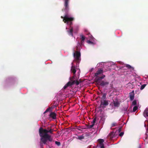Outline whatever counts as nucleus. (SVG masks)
<instances>
[{
    "instance_id": "obj_1",
    "label": "nucleus",
    "mask_w": 148,
    "mask_h": 148,
    "mask_svg": "<svg viewBox=\"0 0 148 148\" xmlns=\"http://www.w3.org/2000/svg\"><path fill=\"white\" fill-rule=\"evenodd\" d=\"M39 133L41 137L40 141L44 144L47 145V140L51 138V136L48 134L47 130L43 129L42 127H40L39 129Z\"/></svg>"
},
{
    "instance_id": "obj_2",
    "label": "nucleus",
    "mask_w": 148,
    "mask_h": 148,
    "mask_svg": "<svg viewBox=\"0 0 148 148\" xmlns=\"http://www.w3.org/2000/svg\"><path fill=\"white\" fill-rule=\"evenodd\" d=\"M69 0H65V23L69 25L70 27L73 24L72 22L74 20V18L69 17L68 15V12L69 10L68 5Z\"/></svg>"
},
{
    "instance_id": "obj_3",
    "label": "nucleus",
    "mask_w": 148,
    "mask_h": 148,
    "mask_svg": "<svg viewBox=\"0 0 148 148\" xmlns=\"http://www.w3.org/2000/svg\"><path fill=\"white\" fill-rule=\"evenodd\" d=\"M73 56L75 58L74 61L79 64L81 61V53L80 52L76 51L73 53Z\"/></svg>"
},
{
    "instance_id": "obj_4",
    "label": "nucleus",
    "mask_w": 148,
    "mask_h": 148,
    "mask_svg": "<svg viewBox=\"0 0 148 148\" xmlns=\"http://www.w3.org/2000/svg\"><path fill=\"white\" fill-rule=\"evenodd\" d=\"M75 75H74L72 77H70V80L72 82H73L74 81L75 84L76 85H77L79 84V82L77 80H76L75 79Z\"/></svg>"
},
{
    "instance_id": "obj_5",
    "label": "nucleus",
    "mask_w": 148,
    "mask_h": 148,
    "mask_svg": "<svg viewBox=\"0 0 148 148\" xmlns=\"http://www.w3.org/2000/svg\"><path fill=\"white\" fill-rule=\"evenodd\" d=\"M81 38L80 42L79 43V45L81 46L84 44V42L85 39V37L82 34L80 35Z\"/></svg>"
},
{
    "instance_id": "obj_6",
    "label": "nucleus",
    "mask_w": 148,
    "mask_h": 148,
    "mask_svg": "<svg viewBox=\"0 0 148 148\" xmlns=\"http://www.w3.org/2000/svg\"><path fill=\"white\" fill-rule=\"evenodd\" d=\"M75 84L74 81L73 82H72L70 81H69L66 84H65V89L68 87H69L70 88L72 86Z\"/></svg>"
},
{
    "instance_id": "obj_7",
    "label": "nucleus",
    "mask_w": 148,
    "mask_h": 148,
    "mask_svg": "<svg viewBox=\"0 0 148 148\" xmlns=\"http://www.w3.org/2000/svg\"><path fill=\"white\" fill-rule=\"evenodd\" d=\"M103 73V69H98L96 73L95 74V76L96 77H98V75L102 74Z\"/></svg>"
},
{
    "instance_id": "obj_8",
    "label": "nucleus",
    "mask_w": 148,
    "mask_h": 148,
    "mask_svg": "<svg viewBox=\"0 0 148 148\" xmlns=\"http://www.w3.org/2000/svg\"><path fill=\"white\" fill-rule=\"evenodd\" d=\"M134 91L133 90L131 92L129 93V97L131 101L133 100L134 99Z\"/></svg>"
},
{
    "instance_id": "obj_9",
    "label": "nucleus",
    "mask_w": 148,
    "mask_h": 148,
    "mask_svg": "<svg viewBox=\"0 0 148 148\" xmlns=\"http://www.w3.org/2000/svg\"><path fill=\"white\" fill-rule=\"evenodd\" d=\"M108 104L109 103L108 101L106 100V99L103 100V101H101V106H107L108 105Z\"/></svg>"
},
{
    "instance_id": "obj_10",
    "label": "nucleus",
    "mask_w": 148,
    "mask_h": 148,
    "mask_svg": "<svg viewBox=\"0 0 148 148\" xmlns=\"http://www.w3.org/2000/svg\"><path fill=\"white\" fill-rule=\"evenodd\" d=\"M109 84V82H105L104 81H102L100 83V85L101 86H107Z\"/></svg>"
},
{
    "instance_id": "obj_11",
    "label": "nucleus",
    "mask_w": 148,
    "mask_h": 148,
    "mask_svg": "<svg viewBox=\"0 0 148 148\" xmlns=\"http://www.w3.org/2000/svg\"><path fill=\"white\" fill-rule=\"evenodd\" d=\"M105 77V75L103 74L101 77H99L98 78L96 77V82H99L100 80L103 79Z\"/></svg>"
},
{
    "instance_id": "obj_12",
    "label": "nucleus",
    "mask_w": 148,
    "mask_h": 148,
    "mask_svg": "<svg viewBox=\"0 0 148 148\" xmlns=\"http://www.w3.org/2000/svg\"><path fill=\"white\" fill-rule=\"evenodd\" d=\"M113 105L115 107H118L120 105V103L119 102V101L117 100L115 101L113 100Z\"/></svg>"
},
{
    "instance_id": "obj_13",
    "label": "nucleus",
    "mask_w": 148,
    "mask_h": 148,
    "mask_svg": "<svg viewBox=\"0 0 148 148\" xmlns=\"http://www.w3.org/2000/svg\"><path fill=\"white\" fill-rule=\"evenodd\" d=\"M114 137V133L113 132H110L108 136V138H110L111 139H112Z\"/></svg>"
},
{
    "instance_id": "obj_14",
    "label": "nucleus",
    "mask_w": 148,
    "mask_h": 148,
    "mask_svg": "<svg viewBox=\"0 0 148 148\" xmlns=\"http://www.w3.org/2000/svg\"><path fill=\"white\" fill-rule=\"evenodd\" d=\"M56 114L54 112H51L49 115L50 117L53 119H56Z\"/></svg>"
},
{
    "instance_id": "obj_15",
    "label": "nucleus",
    "mask_w": 148,
    "mask_h": 148,
    "mask_svg": "<svg viewBox=\"0 0 148 148\" xmlns=\"http://www.w3.org/2000/svg\"><path fill=\"white\" fill-rule=\"evenodd\" d=\"M71 72L73 73V75H75L76 72L75 67L74 66H72L71 67Z\"/></svg>"
},
{
    "instance_id": "obj_16",
    "label": "nucleus",
    "mask_w": 148,
    "mask_h": 148,
    "mask_svg": "<svg viewBox=\"0 0 148 148\" xmlns=\"http://www.w3.org/2000/svg\"><path fill=\"white\" fill-rule=\"evenodd\" d=\"M73 28L72 27L69 30L67 31V32L68 34L69 35H71L72 36H73Z\"/></svg>"
},
{
    "instance_id": "obj_17",
    "label": "nucleus",
    "mask_w": 148,
    "mask_h": 148,
    "mask_svg": "<svg viewBox=\"0 0 148 148\" xmlns=\"http://www.w3.org/2000/svg\"><path fill=\"white\" fill-rule=\"evenodd\" d=\"M143 115L145 117L148 116V108L145 110L143 112Z\"/></svg>"
},
{
    "instance_id": "obj_18",
    "label": "nucleus",
    "mask_w": 148,
    "mask_h": 148,
    "mask_svg": "<svg viewBox=\"0 0 148 148\" xmlns=\"http://www.w3.org/2000/svg\"><path fill=\"white\" fill-rule=\"evenodd\" d=\"M125 66L128 68V69H132V70H134V68L132 67L130 65L126 64Z\"/></svg>"
},
{
    "instance_id": "obj_19",
    "label": "nucleus",
    "mask_w": 148,
    "mask_h": 148,
    "mask_svg": "<svg viewBox=\"0 0 148 148\" xmlns=\"http://www.w3.org/2000/svg\"><path fill=\"white\" fill-rule=\"evenodd\" d=\"M127 108L125 107H123V108L122 109V111H124V113H127Z\"/></svg>"
},
{
    "instance_id": "obj_20",
    "label": "nucleus",
    "mask_w": 148,
    "mask_h": 148,
    "mask_svg": "<svg viewBox=\"0 0 148 148\" xmlns=\"http://www.w3.org/2000/svg\"><path fill=\"white\" fill-rule=\"evenodd\" d=\"M104 141V140L103 139H99V145L102 144H103V143Z\"/></svg>"
},
{
    "instance_id": "obj_21",
    "label": "nucleus",
    "mask_w": 148,
    "mask_h": 148,
    "mask_svg": "<svg viewBox=\"0 0 148 148\" xmlns=\"http://www.w3.org/2000/svg\"><path fill=\"white\" fill-rule=\"evenodd\" d=\"M84 138V137L83 135L79 136L78 137V138L79 140H81Z\"/></svg>"
},
{
    "instance_id": "obj_22",
    "label": "nucleus",
    "mask_w": 148,
    "mask_h": 148,
    "mask_svg": "<svg viewBox=\"0 0 148 148\" xmlns=\"http://www.w3.org/2000/svg\"><path fill=\"white\" fill-rule=\"evenodd\" d=\"M138 107L136 106H134L133 108V112H135L138 109Z\"/></svg>"
},
{
    "instance_id": "obj_23",
    "label": "nucleus",
    "mask_w": 148,
    "mask_h": 148,
    "mask_svg": "<svg viewBox=\"0 0 148 148\" xmlns=\"http://www.w3.org/2000/svg\"><path fill=\"white\" fill-rule=\"evenodd\" d=\"M106 94L105 93H104L102 97V99H103V100L104 99H105L106 98Z\"/></svg>"
},
{
    "instance_id": "obj_24",
    "label": "nucleus",
    "mask_w": 148,
    "mask_h": 148,
    "mask_svg": "<svg viewBox=\"0 0 148 148\" xmlns=\"http://www.w3.org/2000/svg\"><path fill=\"white\" fill-rule=\"evenodd\" d=\"M117 125V124L116 123H113L111 124V127H113Z\"/></svg>"
},
{
    "instance_id": "obj_25",
    "label": "nucleus",
    "mask_w": 148,
    "mask_h": 148,
    "mask_svg": "<svg viewBox=\"0 0 148 148\" xmlns=\"http://www.w3.org/2000/svg\"><path fill=\"white\" fill-rule=\"evenodd\" d=\"M53 130L51 129H50L49 130H47V133L48 134V133L49 132L50 133L52 134Z\"/></svg>"
},
{
    "instance_id": "obj_26",
    "label": "nucleus",
    "mask_w": 148,
    "mask_h": 148,
    "mask_svg": "<svg viewBox=\"0 0 148 148\" xmlns=\"http://www.w3.org/2000/svg\"><path fill=\"white\" fill-rule=\"evenodd\" d=\"M132 104L133 105L135 106L137 104L136 101L134 100L132 102Z\"/></svg>"
},
{
    "instance_id": "obj_27",
    "label": "nucleus",
    "mask_w": 148,
    "mask_h": 148,
    "mask_svg": "<svg viewBox=\"0 0 148 148\" xmlns=\"http://www.w3.org/2000/svg\"><path fill=\"white\" fill-rule=\"evenodd\" d=\"M146 85L145 84H143L140 87V89L141 90H142L145 87Z\"/></svg>"
},
{
    "instance_id": "obj_28",
    "label": "nucleus",
    "mask_w": 148,
    "mask_h": 148,
    "mask_svg": "<svg viewBox=\"0 0 148 148\" xmlns=\"http://www.w3.org/2000/svg\"><path fill=\"white\" fill-rule=\"evenodd\" d=\"M55 143V144L58 146H60V143L59 142L56 141Z\"/></svg>"
},
{
    "instance_id": "obj_29",
    "label": "nucleus",
    "mask_w": 148,
    "mask_h": 148,
    "mask_svg": "<svg viewBox=\"0 0 148 148\" xmlns=\"http://www.w3.org/2000/svg\"><path fill=\"white\" fill-rule=\"evenodd\" d=\"M87 42L88 44H91L92 45L94 44V43L93 42H92L90 40H87Z\"/></svg>"
},
{
    "instance_id": "obj_30",
    "label": "nucleus",
    "mask_w": 148,
    "mask_h": 148,
    "mask_svg": "<svg viewBox=\"0 0 148 148\" xmlns=\"http://www.w3.org/2000/svg\"><path fill=\"white\" fill-rule=\"evenodd\" d=\"M96 117H95L93 119V121H92V124H94V125L95 123L96 122Z\"/></svg>"
},
{
    "instance_id": "obj_31",
    "label": "nucleus",
    "mask_w": 148,
    "mask_h": 148,
    "mask_svg": "<svg viewBox=\"0 0 148 148\" xmlns=\"http://www.w3.org/2000/svg\"><path fill=\"white\" fill-rule=\"evenodd\" d=\"M99 146L101 148H105L104 144L99 145Z\"/></svg>"
},
{
    "instance_id": "obj_32",
    "label": "nucleus",
    "mask_w": 148,
    "mask_h": 148,
    "mask_svg": "<svg viewBox=\"0 0 148 148\" xmlns=\"http://www.w3.org/2000/svg\"><path fill=\"white\" fill-rule=\"evenodd\" d=\"M123 134H124V132H121L119 134V136H122L123 135Z\"/></svg>"
},
{
    "instance_id": "obj_33",
    "label": "nucleus",
    "mask_w": 148,
    "mask_h": 148,
    "mask_svg": "<svg viewBox=\"0 0 148 148\" xmlns=\"http://www.w3.org/2000/svg\"><path fill=\"white\" fill-rule=\"evenodd\" d=\"M94 125V124H92V125H90L89 126L88 128H92V127H93Z\"/></svg>"
},
{
    "instance_id": "obj_34",
    "label": "nucleus",
    "mask_w": 148,
    "mask_h": 148,
    "mask_svg": "<svg viewBox=\"0 0 148 148\" xmlns=\"http://www.w3.org/2000/svg\"><path fill=\"white\" fill-rule=\"evenodd\" d=\"M146 122H147V123H148V121L147 120H146L145 121V123H144V126L145 127H146V125L145 123Z\"/></svg>"
},
{
    "instance_id": "obj_35",
    "label": "nucleus",
    "mask_w": 148,
    "mask_h": 148,
    "mask_svg": "<svg viewBox=\"0 0 148 148\" xmlns=\"http://www.w3.org/2000/svg\"><path fill=\"white\" fill-rule=\"evenodd\" d=\"M61 18H63V21L65 23V16H61Z\"/></svg>"
},
{
    "instance_id": "obj_36",
    "label": "nucleus",
    "mask_w": 148,
    "mask_h": 148,
    "mask_svg": "<svg viewBox=\"0 0 148 148\" xmlns=\"http://www.w3.org/2000/svg\"><path fill=\"white\" fill-rule=\"evenodd\" d=\"M48 140L49 141L51 142L52 141L53 139H52L51 138H49V139H48Z\"/></svg>"
},
{
    "instance_id": "obj_37",
    "label": "nucleus",
    "mask_w": 148,
    "mask_h": 148,
    "mask_svg": "<svg viewBox=\"0 0 148 148\" xmlns=\"http://www.w3.org/2000/svg\"><path fill=\"white\" fill-rule=\"evenodd\" d=\"M65 127H66L67 125L68 124V122H67V121H65Z\"/></svg>"
},
{
    "instance_id": "obj_38",
    "label": "nucleus",
    "mask_w": 148,
    "mask_h": 148,
    "mask_svg": "<svg viewBox=\"0 0 148 148\" xmlns=\"http://www.w3.org/2000/svg\"><path fill=\"white\" fill-rule=\"evenodd\" d=\"M121 130V128H120L118 130V131L119 132H120Z\"/></svg>"
},
{
    "instance_id": "obj_39",
    "label": "nucleus",
    "mask_w": 148,
    "mask_h": 148,
    "mask_svg": "<svg viewBox=\"0 0 148 148\" xmlns=\"http://www.w3.org/2000/svg\"><path fill=\"white\" fill-rule=\"evenodd\" d=\"M49 110V108H48L47 109V110H46V112H48Z\"/></svg>"
},
{
    "instance_id": "obj_40",
    "label": "nucleus",
    "mask_w": 148,
    "mask_h": 148,
    "mask_svg": "<svg viewBox=\"0 0 148 148\" xmlns=\"http://www.w3.org/2000/svg\"><path fill=\"white\" fill-rule=\"evenodd\" d=\"M146 132V133H147L148 132V127L147 129Z\"/></svg>"
},
{
    "instance_id": "obj_41",
    "label": "nucleus",
    "mask_w": 148,
    "mask_h": 148,
    "mask_svg": "<svg viewBox=\"0 0 148 148\" xmlns=\"http://www.w3.org/2000/svg\"><path fill=\"white\" fill-rule=\"evenodd\" d=\"M65 132H66V131H67V129H68V128H65Z\"/></svg>"
},
{
    "instance_id": "obj_42",
    "label": "nucleus",
    "mask_w": 148,
    "mask_h": 148,
    "mask_svg": "<svg viewBox=\"0 0 148 148\" xmlns=\"http://www.w3.org/2000/svg\"><path fill=\"white\" fill-rule=\"evenodd\" d=\"M47 112H46V111L44 112V114H45Z\"/></svg>"
},
{
    "instance_id": "obj_43",
    "label": "nucleus",
    "mask_w": 148,
    "mask_h": 148,
    "mask_svg": "<svg viewBox=\"0 0 148 148\" xmlns=\"http://www.w3.org/2000/svg\"><path fill=\"white\" fill-rule=\"evenodd\" d=\"M63 88L64 89H65V86L63 87Z\"/></svg>"
},
{
    "instance_id": "obj_44",
    "label": "nucleus",
    "mask_w": 148,
    "mask_h": 148,
    "mask_svg": "<svg viewBox=\"0 0 148 148\" xmlns=\"http://www.w3.org/2000/svg\"><path fill=\"white\" fill-rule=\"evenodd\" d=\"M84 31H85V32H87V30H85Z\"/></svg>"
},
{
    "instance_id": "obj_45",
    "label": "nucleus",
    "mask_w": 148,
    "mask_h": 148,
    "mask_svg": "<svg viewBox=\"0 0 148 148\" xmlns=\"http://www.w3.org/2000/svg\"><path fill=\"white\" fill-rule=\"evenodd\" d=\"M47 129H48V130H49V128H47Z\"/></svg>"
}]
</instances>
